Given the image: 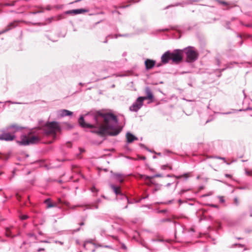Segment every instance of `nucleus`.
<instances>
[{
	"mask_svg": "<svg viewBox=\"0 0 252 252\" xmlns=\"http://www.w3.org/2000/svg\"><path fill=\"white\" fill-rule=\"evenodd\" d=\"M94 117L95 122L94 124L86 123L83 117L81 116L78 120L79 125L84 128H92V132L100 136L106 134L116 136L122 130V127L117 126L116 116L113 114L97 111L94 114Z\"/></svg>",
	"mask_w": 252,
	"mask_h": 252,
	"instance_id": "nucleus-1",
	"label": "nucleus"
},
{
	"mask_svg": "<svg viewBox=\"0 0 252 252\" xmlns=\"http://www.w3.org/2000/svg\"><path fill=\"white\" fill-rule=\"evenodd\" d=\"M183 51L175 50L173 52L168 51L162 55L161 58L162 63H167L170 60L176 63H178L183 60Z\"/></svg>",
	"mask_w": 252,
	"mask_h": 252,
	"instance_id": "nucleus-2",
	"label": "nucleus"
},
{
	"mask_svg": "<svg viewBox=\"0 0 252 252\" xmlns=\"http://www.w3.org/2000/svg\"><path fill=\"white\" fill-rule=\"evenodd\" d=\"M40 140L38 136L34 135L32 133H29L27 135H23L21 137L20 144L28 145L38 143Z\"/></svg>",
	"mask_w": 252,
	"mask_h": 252,
	"instance_id": "nucleus-3",
	"label": "nucleus"
},
{
	"mask_svg": "<svg viewBox=\"0 0 252 252\" xmlns=\"http://www.w3.org/2000/svg\"><path fill=\"white\" fill-rule=\"evenodd\" d=\"M187 56V61L188 62H193L197 60L198 53L193 47H189L184 50Z\"/></svg>",
	"mask_w": 252,
	"mask_h": 252,
	"instance_id": "nucleus-4",
	"label": "nucleus"
},
{
	"mask_svg": "<svg viewBox=\"0 0 252 252\" xmlns=\"http://www.w3.org/2000/svg\"><path fill=\"white\" fill-rule=\"evenodd\" d=\"M60 130V126L56 122H50L46 125V131L48 134H55L57 132Z\"/></svg>",
	"mask_w": 252,
	"mask_h": 252,
	"instance_id": "nucleus-5",
	"label": "nucleus"
},
{
	"mask_svg": "<svg viewBox=\"0 0 252 252\" xmlns=\"http://www.w3.org/2000/svg\"><path fill=\"white\" fill-rule=\"evenodd\" d=\"M143 99L142 97H139L136 101L134 102L129 108L131 111H137L143 105Z\"/></svg>",
	"mask_w": 252,
	"mask_h": 252,
	"instance_id": "nucleus-6",
	"label": "nucleus"
},
{
	"mask_svg": "<svg viewBox=\"0 0 252 252\" xmlns=\"http://www.w3.org/2000/svg\"><path fill=\"white\" fill-rule=\"evenodd\" d=\"M145 93L146 96H141L143 99V100L148 99L152 101L154 98V95L151 89L148 87L146 88L145 90Z\"/></svg>",
	"mask_w": 252,
	"mask_h": 252,
	"instance_id": "nucleus-7",
	"label": "nucleus"
},
{
	"mask_svg": "<svg viewBox=\"0 0 252 252\" xmlns=\"http://www.w3.org/2000/svg\"><path fill=\"white\" fill-rule=\"evenodd\" d=\"M15 136L9 133H5L0 135V140L5 141H12L14 140Z\"/></svg>",
	"mask_w": 252,
	"mask_h": 252,
	"instance_id": "nucleus-8",
	"label": "nucleus"
},
{
	"mask_svg": "<svg viewBox=\"0 0 252 252\" xmlns=\"http://www.w3.org/2000/svg\"><path fill=\"white\" fill-rule=\"evenodd\" d=\"M87 10L85 9H74V10H68L66 12V14H73L74 15L81 14L82 13L87 12Z\"/></svg>",
	"mask_w": 252,
	"mask_h": 252,
	"instance_id": "nucleus-9",
	"label": "nucleus"
},
{
	"mask_svg": "<svg viewBox=\"0 0 252 252\" xmlns=\"http://www.w3.org/2000/svg\"><path fill=\"white\" fill-rule=\"evenodd\" d=\"M146 67L147 69L152 68L155 65V62L153 60L147 59L145 62Z\"/></svg>",
	"mask_w": 252,
	"mask_h": 252,
	"instance_id": "nucleus-10",
	"label": "nucleus"
},
{
	"mask_svg": "<svg viewBox=\"0 0 252 252\" xmlns=\"http://www.w3.org/2000/svg\"><path fill=\"white\" fill-rule=\"evenodd\" d=\"M44 203L46 205V207L47 208H50L55 207L57 206V203H52L50 199H49V198L46 199L44 201Z\"/></svg>",
	"mask_w": 252,
	"mask_h": 252,
	"instance_id": "nucleus-11",
	"label": "nucleus"
},
{
	"mask_svg": "<svg viewBox=\"0 0 252 252\" xmlns=\"http://www.w3.org/2000/svg\"><path fill=\"white\" fill-rule=\"evenodd\" d=\"M126 137L128 143H131L133 141L137 139V137L130 133H127L126 134Z\"/></svg>",
	"mask_w": 252,
	"mask_h": 252,
	"instance_id": "nucleus-12",
	"label": "nucleus"
},
{
	"mask_svg": "<svg viewBox=\"0 0 252 252\" xmlns=\"http://www.w3.org/2000/svg\"><path fill=\"white\" fill-rule=\"evenodd\" d=\"M60 114L61 117H64L71 115L72 112L67 110L63 109L60 111Z\"/></svg>",
	"mask_w": 252,
	"mask_h": 252,
	"instance_id": "nucleus-13",
	"label": "nucleus"
},
{
	"mask_svg": "<svg viewBox=\"0 0 252 252\" xmlns=\"http://www.w3.org/2000/svg\"><path fill=\"white\" fill-rule=\"evenodd\" d=\"M17 26V22H13L11 23H10L6 27L5 29L4 30V32H7L14 28H15Z\"/></svg>",
	"mask_w": 252,
	"mask_h": 252,
	"instance_id": "nucleus-14",
	"label": "nucleus"
},
{
	"mask_svg": "<svg viewBox=\"0 0 252 252\" xmlns=\"http://www.w3.org/2000/svg\"><path fill=\"white\" fill-rule=\"evenodd\" d=\"M110 187L117 195L122 194L121 191V188L120 187H116L113 185H111Z\"/></svg>",
	"mask_w": 252,
	"mask_h": 252,
	"instance_id": "nucleus-15",
	"label": "nucleus"
},
{
	"mask_svg": "<svg viewBox=\"0 0 252 252\" xmlns=\"http://www.w3.org/2000/svg\"><path fill=\"white\" fill-rule=\"evenodd\" d=\"M141 178L143 179L145 181H148L149 183H147V184L148 185H150L152 183L151 180L153 179L154 177H149L146 175H141Z\"/></svg>",
	"mask_w": 252,
	"mask_h": 252,
	"instance_id": "nucleus-16",
	"label": "nucleus"
},
{
	"mask_svg": "<svg viewBox=\"0 0 252 252\" xmlns=\"http://www.w3.org/2000/svg\"><path fill=\"white\" fill-rule=\"evenodd\" d=\"M216 1L219 4L228 7L229 5V3L227 2L226 1H225L223 0H216Z\"/></svg>",
	"mask_w": 252,
	"mask_h": 252,
	"instance_id": "nucleus-17",
	"label": "nucleus"
},
{
	"mask_svg": "<svg viewBox=\"0 0 252 252\" xmlns=\"http://www.w3.org/2000/svg\"><path fill=\"white\" fill-rule=\"evenodd\" d=\"M117 179H118L120 183H123L124 181V176L120 174L116 173L115 174Z\"/></svg>",
	"mask_w": 252,
	"mask_h": 252,
	"instance_id": "nucleus-18",
	"label": "nucleus"
},
{
	"mask_svg": "<svg viewBox=\"0 0 252 252\" xmlns=\"http://www.w3.org/2000/svg\"><path fill=\"white\" fill-rule=\"evenodd\" d=\"M20 128H21V127L19 126H18V125H16V124L11 125H10V126H8V129H14L16 131L18 130Z\"/></svg>",
	"mask_w": 252,
	"mask_h": 252,
	"instance_id": "nucleus-19",
	"label": "nucleus"
},
{
	"mask_svg": "<svg viewBox=\"0 0 252 252\" xmlns=\"http://www.w3.org/2000/svg\"><path fill=\"white\" fill-rule=\"evenodd\" d=\"M5 233L7 237H12L11 234V230L9 228H6L5 230Z\"/></svg>",
	"mask_w": 252,
	"mask_h": 252,
	"instance_id": "nucleus-20",
	"label": "nucleus"
},
{
	"mask_svg": "<svg viewBox=\"0 0 252 252\" xmlns=\"http://www.w3.org/2000/svg\"><path fill=\"white\" fill-rule=\"evenodd\" d=\"M91 190L92 192H93L94 193H95L96 194L97 193V192L98 191V190L96 188H95V187H92L91 189Z\"/></svg>",
	"mask_w": 252,
	"mask_h": 252,
	"instance_id": "nucleus-21",
	"label": "nucleus"
},
{
	"mask_svg": "<svg viewBox=\"0 0 252 252\" xmlns=\"http://www.w3.org/2000/svg\"><path fill=\"white\" fill-rule=\"evenodd\" d=\"M28 218H29V217L27 215H23V216H21L20 217L21 219L22 220H26Z\"/></svg>",
	"mask_w": 252,
	"mask_h": 252,
	"instance_id": "nucleus-22",
	"label": "nucleus"
},
{
	"mask_svg": "<svg viewBox=\"0 0 252 252\" xmlns=\"http://www.w3.org/2000/svg\"><path fill=\"white\" fill-rule=\"evenodd\" d=\"M246 173L248 175H252V170L250 171H248V170L246 169Z\"/></svg>",
	"mask_w": 252,
	"mask_h": 252,
	"instance_id": "nucleus-23",
	"label": "nucleus"
},
{
	"mask_svg": "<svg viewBox=\"0 0 252 252\" xmlns=\"http://www.w3.org/2000/svg\"><path fill=\"white\" fill-rule=\"evenodd\" d=\"M138 158L139 159H142V160H145L146 159V158L145 156H138Z\"/></svg>",
	"mask_w": 252,
	"mask_h": 252,
	"instance_id": "nucleus-24",
	"label": "nucleus"
},
{
	"mask_svg": "<svg viewBox=\"0 0 252 252\" xmlns=\"http://www.w3.org/2000/svg\"><path fill=\"white\" fill-rule=\"evenodd\" d=\"M66 145L67 147H69V148H71V146H72V144L71 142H66Z\"/></svg>",
	"mask_w": 252,
	"mask_h": 252,
	"instance_id": "nucleus-25",
	"label": "nucleus"
},
{
	"mask_svg": "<svg viewBox=\"0 0 252 252\" xmlns=\"http://www.w3.org/2000/svg\"><path fill=\"white\" fill-rule=\"evenodd\" d=\"M62 204L65 205V206H68L69 205V202L66 201H63Z\"/></svg>",
	"mask_w": 252,
	"mask_h": 252,
	"instance_id": "nucleus-26",
	"label": "nucleus"
},
{
	"mask_svg": "<svg viewBox=\"0 0 252 252\" xmlns=\"http://www.w3.org/2000/svg\"><path fill=\"white\" fill-rule=\"evenodd\" d=\"M63 202V201H62L61 198H58V204H62Z\"/></svg>",
	"mask_w": 252,
	"mask_h": 252,
	"instance_id": "nucleus-27",
	"label": "nucleus"
},
{
	"mask_svg": "<svg viewBox=\"0 0 252 252\" xmlns=\"http://www.w3.org/2000/svg\"><path fill=\"white\" fill-rule=\"evenodd\" d=\"M225 176L226 177H227V178H232V175H230V174H226L225 175Z\"/></svg>",
	"mask_w": 252,
	"mask_h": 252,
	"instance_id": "nucleus-28",
	"label": "nucleus"
},
{
	"mask_svg": "<svg viewBox=\"0 0 252 252\" xmlns=\"http://www.w3.org/2000/svg\"><path fill=\"white\" fill-rule=\"evenodd\" d=\"M165 167H168L170 169H171V167L168 166L167 165H163L162 166V168L164 169H165Z\"/></svg>",
	"mask_w": 252,
	"mask_h": 252,
	"instance_id": "nucleus-29",
	"label": "nucleus"
},
{
	"mask_svg": "<svg viewBox=\"0 0 252 252\" xmlns=\"http://www.w3.org/2000/svg\"><path fill=\"white\" fill-rule=\"evenodd\" d=\"M16 198L17 199L20 200L21 196L18 193H17L16 194Z\"/></svg>",
	"mask_w": 252,
	"mask_h": 252,
	"instance_id": "nucleus-30",
	"label": "nucleus"
},
{
	"mask_svg": "<svg viewBox=\"0 0 252 252\" xmlns=\"http://www.w3.org/2000/svg\"><path fill=\"white\" fill-rule=\"evenodd\" d=\"M170 221V219H164V220H162V221L163 222H165V221Z\"/></svg>",
	"mask_w": 252,
	"mask_h": 252,
	"instance_id": "nucleus-31",
	"label": "nucleus"
},
{
	"mask_svg": "<svg viewBox=\"0 0 252 252\" xmlns=\"http://www.w3.org/2000/svg\"><path fill=\"white\" fill-rule=\"evenodd\" d=\"M234 201H235V203L236 204H238V200L237 198H235L234 199Z\"/></svg>",
	"mask_w": 252,
	"mask_h": 252,
	"instance_id": "nucleus-32",
	"label": "nucleus"
},
{
	"mask_svg": "<svg viewBox=\"0 0 252 252\" xmlns=\"http://www.w3.org/2000/svg\"><path fill=\"white\" fill-rule=\"evenodd\" d=\"M44 250H45V249L44 248H39V249H38V251L40 252L41 251H44Z\"/></svg>",
	"mask_w": 252,
	"mask_h": 252,
	"instance_id": "nucleus-33",
	"label": "nucleus"
},
{
	"mask_svg": "<svg viewBox=\"0 0 252 252\" xmlns=\"http://www.w3.org/2000/svg\"><path fill=\"white\" fill-rule=\"evenodd\" d=\"M79 225L81 226L83 225H84V223L83 222H82L79 223Z\"/></svg>",
	"mask_w": 252,
	"mask_h": 252,
	"instance_id": "nucleus-34",
	"label": "nucleus"
},
{
	"mask_svg": "<svg viewBox=\"0 0 252 252\" xmlns=\"http://www.w3.org/2000/svg\"><path fill=\"white\" fill-rule=\"evenodd\" d=\"M80 150L81 153H83V152H84L85 151L84 150L82 149L81 148L80 149Z\"/></svg>",
	"mask_w": 252,
	"mask_h": 252,
	"instance_id": "nucleus-35",
	"label": "nucleus"
},
{
	"mask_svg": "<svg viewBox=\"0 0 252 252\" xmlns=\"http://www.w3.org/2000/svg\"><path fill=\"white\" fill-rule=\"evenodd\" d=\"M183 176L185 177L186 178L188 177V176L187 174H184Z\"/></svg>",
	"mask_w": 252,
	"mask_h": 252,
	"instance_id": "nucleus-36",
	"label": "nucleus"
},
{
	"mask_svg": "<svg viewBox=\"0 0 252 252\" xmlns=\"http://www.w3.org/2000/svg\"><path fill=\"white\" fill-rule=\"evenodd\" d=\"M220 158V159H223V160H225V158Z\"/></svg>",
	"mask_w": 252,
	"mask_h": 252,
	"instance_id": "nucleus-37",
	"label": "nucleus"
},
{
	"mask_svg": "<svg viewBox=\"0 0 252 252\" xmlns=\"http://www.w3.org/2000/svg\"><path fill=\"white\" fill-rule=\"evenodd\" d=\"M185 191L184 190H182L181 191V193H182L184 192Z\"/></svg>",
	"mask_w": 252,
	"mask_h": 252,
	"instance_id": "nucleus-38",
	"label": "nucleus"
},
{
	"mask_svg": "<svg viewBox=\"0 0 252 252\" xmlns=\"http://www.w3.org/2000/svg\"><path fill=\"white\" fill-rule=\"evenodd\" d=\"M165 212H166L165 210H162V211H161V212H162V213H164Z\"/></svg>",
	"mask_w": 252,
	"mask_h": 252,
	"instance_id": "nucleus-39",
	"label": "nucleus"
},
{
	"mask_svg": "<svg viewBox=\"0 0 252 252\" xmlns=\"http://www.w3.org/2000/svg\"><path fill=\"white\" fill-rule=\"evenodd\" d=\"M81 0H76V1H75V2H77L80 1H81Z\"/></svg>",
	"mask_w": 252,
	"mask_h": 252,
	"instance_id": "nucleus-40",
	"label": "nucleus"
},
{
	"mask_svg": "<svg viewBox=\"0 0 252 252\" xmlns=\"http://www.w3.org/2000/svg\"><path fill=\"white\" fill-rule=\"evenodd\" d=\"M182 176H179V177H177V178H181Z\"/></svg>",
	"mask_w": 252,
	"mask_h": 252,
	"instance_id": "nucleus-41",
	"label": "nucleus"
}]
</instances>
